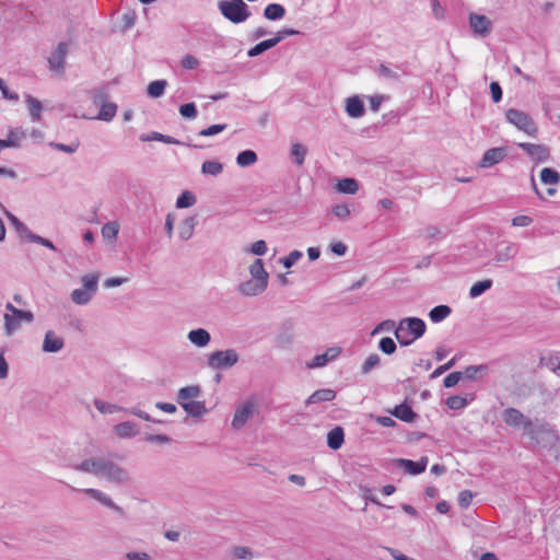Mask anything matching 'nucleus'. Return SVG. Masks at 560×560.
I'll use <instances>...</instances> for the list:
<instances>
[{
	"label": "nucleus",
	"instance_id": "bb28decb",
	"mask_svg": "<svg viewBox=\"0 0 560 560\" xmlns=\"http://www.w3.org/2000/svg\"><path fill=\"white\" fill-rule=\"evenodd\" d=\"M5 215L11 222V224L14 226L15 231L21 237L26 238L28 242H31V235H35L23 222H21L14 214H12L9 211H5Z\"/></svg>",
	"mask_w": 560,
	"mask_h": 560
},
{
	"label": "nucleus",
	"instance_id": "c85d7f7f",
	"mask_svg": "<svg viewBox=\"0 0 560 560\" xmlns=\"http://www.w3.org/2000/svg\"><path fill=\"white\" fill-rule=\"evenodd\" d=\"M284 15L285 9L279 3H270L264 10V16L270 21L281 20Z\"/></svg>",
	"mask_w": 560,
	"mask_h": 560
},
{
	"label": "nucleus",
	"instance_id": "0e129e2a",
	"mask_svg": "<svg viewBox=\"0 0 560 560\" xmlns=\"http://www.w3.org/2000/svg\"><path fill=\"white\" fill-rule=\"evenodd\" d=\"M463 378L462 372H452L450 373L443 381V384L446 388H451L455 386Z\"/></svg>",
	"mask_w": 560,
	"mask_h": 560
},
{
	"label": "nucleus",
	"instance_id": "1a4fd4ad",
	"mask_svg": "<svg viewBox=\"0 0 560 560\" xmlns=\"http://www.w3.org/2000/svg\"><path fill=\"white\" fill-rule=\"evenodd\" d=\"M81 491L83 493H85L86 495H89L90 498H92L93 500L97 501L103 506L112 510L119 516H125L124 509L121 506H119L118 504H116L114 502V500L108 494L103 492L102 490H98L95 488H85V489H82Z\"/></svg>",
	"mask_w": 560,
	"mask_h": 560
},
{
	"label": "nucleus",
	"instance_id": "79ce46f5",
	"mask_svg": "<svg viewBox=\"0 0 560 560\" xmlns=\"http://www.w3.org/2000/svg\"><path fill=\"white\" fill-rule=\"evenodd\" d=\"M196 202H197L196 196L191 191L185 190L178 196V198L176 200V208H178V209L189 208V207H192Z\"/></svg>",
	"mask_w": 560,
	"mask_h": 560
},
{
	"label": "nucleus",
	"instance_id": "e433bc0d",
	"mask_svg": "<svg viewBox=\"0 0 560 560\" xmlns=\"http://www.w3.org/2000/svg\"><path fill=\"white\" fill-rule=\"evenodd\" d=\"M337 190L342 194L353 195L359 190V184L354 178H343L338 182Z\"/></svg>",
	"mask_w": 560,
	"mask_h": 560
},
{
	"label": "nucleus",
	"instance_id": "4c0bfd02",
	"mask_svg": "<svg viewBox=\"0 0 560 560\" xmlns=\"http://www.w3.org/2000/svg\"><path fill=\"white\" fill-rule=\"evenodd\" d=\"M540 180L545 185H558L560 183V174L550 167H545L540 172Z\"/></svg>",
	"mask_w": 560,
	"mask_h": 560
},
{
	"label": "nucleus",
	"instance_id": "cd10ccee",
	"mask_svg": "<svg viewBox=\"0 0 560 560\" xmlns=\"http://www.w3.org/2000/svg\"><path fill=\"white\" fill-rule=\"evenodd\" d=\"M196 223L195 217H189L180 222L178 226V236L182 241H187L192 236Z\"/></svg>",
	"mask_w": 560,
	"mask_h": 560
},
{
	"label": "nucleus",
	"instance_id": "49530a36",
	"mask_svg": "<svg viewBox=\"0 0 560 560\" xmlns=\"http://www.w3.org/2000/svg\"><path fill=\"white\" fill-rule=\"evenodd\" d=\"M307 149L301 143H294L291 147V155L294 159V163L301 166L304 163Z\"/></svg>",
	"mask_w": 560,
	"mask_h": 560
},
{
	"label": "nucleus",
	"instance_id": "3c124183",
	"mask_svg": "<svg viewBox=\"0 0 560 560\" xmlns=\"http://www.w3.org/2000/svg\"><path fill=\"white\" fill-rule=\"evenodd\" d=\"M381 364V358L377 353H371L363 364L361 365L362 374L370 373L373 369L377 368Z\"/></svg>",
	"mask_w": 560,
	"mask_h": 560
},
{
	"label": "nucleus",
	"instance_id": "37998d69",
	"mask_svg": "<svg viewBox=\"0 0 560 560\" xmlns=\"http://www.w3.org/2000/svg\"><path fill=\"white\" fill-rule=\"evenodd\" d=\"M167 82L165 80H155L148 85V94L158 98L164 94Z\"/></svg>",
	"mask_w": 560,
	"mask_h": 560
},
{
	"label": "nucleus",
	"instance_id": "a19ab883",
	"mask_svg": "<svg viewBox=\"0 0 560 560\" xmlns=\"http://www.w3.org/2000/svg\"><path fill=\"white\" fill-rule=\"evenodd\" d=\"M492 280L491 279H485L482 281H478L474 283L469 290V296L471 299H476L483 294L487 290H489L492 287Z\"/></svg>",
	"mask_w": 560,
	"mask_h": 560
},
{
	"label": "nucleus",
	"instance_id": "412c9836",
	"mask_svg": "<svg viewBox=\"0 0 560 560\" xmlns=\"http://www.w3.org/2000/svg\"><path fill=\"white\" fill-rule=\"evenodd\" d=\"M364 105L359 96H351L346 102V113L351 118H360L364 115Z\"/></svg>",
	"mask_w": 560,
	"mask_h": 560
},
{
	"label": "nucleus",
	"instance_id": "dca6fc26",
	"mask_svg": "<svg viewBox=\"0 0 560 560\" xmlns=\"http://www.w3.org/2000/svg\"><path fill=\"white\" fill-rule=\"evenodd\" d=\"M428 457L423 456L418 462H413L411 459L398 458L395 460L397 467L402 468L406 472L410 475H418L425 470L428 465Z\"/></svg>",
	"mask_w": 560,
	"mask_h": 560
},
{
	"label": "nucleus",
	"instance_id": "c03bdc74",
	"mask_svg": "<svg viewBox=\"0 0 560 560\" xmlns=\"http://www.w3.org/2000/svg\"><path fill=\"white\" fill-rule=\"evenodd\" d=\"M102 236L109 241H116L118 232H119V224L115 221L107 222L102 226Z\"/></svg>",
	"mask_w": 560,
	"mask_h": 560
},
{
	"label": "nucleus",
	"instance_id": "7ed1b4c3",
	"mask_svg": "<svg viewBox=\"0 0 560 560\" xmlns=\"http://www.w3.org/2000/svg\"><path fill=\"white\" fill-rule=\"evenodd\" d=\"M427 330V325L419 317H405L400 319L395 329V337L401 347H407L421 338Z\"/></svg>",
	"mask_w": 560,
	"mask_h": 560
},
{
	"label": "nucleus",
	"instance_id": "680f3d73",
	"mask_svg": "<svg viewBox=\"0 0 560 560\" xmlns=\"http://www.w3.org/2000/svg\"><path fill=\"white\" fill-rule=\"evenodd\" d=\"M397 327V324L393 319H386L380 323L372 331V335H376L381 331H394Z\"/></svg>",
	"mask_w": 560,
	"mask_h": 560
},
{
	"label": "nucleus",
	"instance_id": "4468645a",
	"mask_svg": "<svg viewBox=\"0 0 560 560\" xmlns=\"http://www.w3.org/2000/svg\"><path fill=\"white\" fill-rule=\"evenodd\" d=\"M469 25L472 31L481 36H487L492 28V22L486 15L470 13Z\"/></svg>",
	"mask_w": 560,
	"mask_h": 560
},
{
	"label": "nucleus",
	"instance_id": "a878e982",
	"mask_svg": "<svg viewBox=\"0 0 560 560\" xmlns=\"http://www.w3.org/2000/svg\"><path fill=\"white\" fill-rule=\"evenodd\" d=\"M345 441V433L341 427H335L327 434V445L331 450H339Z\"/></svg>",
	"mask_w": 560,
	"mask_h": 560
},
{
	"label": "nucleus",
	"instance_id": "2eb2a0df",
	"mask_svg": "<svg viewBox=\"0 0 560 560\" xmlns=\"http://www.w3.org/2000/svg\"><path fill=\"white\" fill-rule=\"evenodd\" d=\"M506 155L508 151L505 148H491L483 153L479 166L483 168L491 167L503 161L506 158Z\"/></svg>",
	"mask_w": 560,
	"mask_h": 560
},
{
	"label": "nucleus",
	"instance_id": "c9c22d12",
	"mask_svg": "<svg viewBox=\"0 0 560 560\" xmlns=\"http://www.w3.org/2000/svg\"><path fill=\"white\" fill-rule=\"evenodd\" d=\"M93 404H94L95 408L103 415H112V413L122 410V407L112 404V402H108V401H105L100 398L94 399Z\"/></svg>",
	"mask_w": 560,
	"mask_h": 560
},
{
	"label": "nucleus",
	"instance_id": "774afa93",
	"mask_svg": "<svg viewBox=\"0 0 560 560\" xmlns=\"http://www.w3.org/2000/svg\"><path fill=\"white\" fill-rule=\"evenodd\" d=\"M126 560H152V557L145 551H128L125 553Z\"/></svg>",
	"mask_w": 560,
	"mask_h": 560
},
{
	"label": "nucleus",
	"instance_id": "a18cd8bd",
	"mask_svg": "<svg viewBox=\"0 0 560 560\" xmlns=\"http://www.w3.org/2000/svg\"><path fill=\"white\" fill-rule=\"evenodd\" d=\"M140 140L141 141L155 140V141H161V142L167 143V144H179V141L177 139H175L174 137L163 135L160 132H152L150 136H141Z\"/></svg>",
	"mask_w": 560,
	"mask_h": 560
},
{
	"label": "nucleus",
	"instance_id": "7c9ffc66",
	"mask_svg": "<svg viewBox=\"0 0 560 560\" xmlns=\"http://www.w3.org/2000/svg\"><path fill=\"white\" fill-rule=\"evenodd\" d=\"M117 113V105L112 102L103 103L98 114L94 117L103 121H112Z\"/></svg>",
	"mask_w": 560,
	"mask_h": 560
},
{
	"label": "nucleus",
	"instance_id": "4be33fe9",
	"mask_svg": "<svg viewBox=\"0 0 560 560\" xmlns=\"http://www.w3.org/2000/svg\"><path fill=\"white\" fill-rule=\"evenodd\" d=\"M114 432L120 439H131V438H135L139 433V430H138L136 423H133L131 421H125V422L116 424L114 427Z\"/></svg>",
	"mask_w": 560,
	"mask_h": 560
},
{
	"label": "nucleus",
	"instance_id": "338daca9",
	"mask_svg": "<svg viewBox=\"0 0 560 560\" xmlns=\"http://www.w3.org/2000/svg\"><path fill=\"white\" fill-rule=\"evenodd\" d=\"M332 213L340 220H347L350 215V209L347 205H336L332 208Z\"/></svg>",
	"mask_w": 560,
	"mask_h": 560
},
{
	"label": "nucleus",
	"instance_id": "f3484780",
	"mask_svg": "<svg viewBox=\"0 0 560 560\" xmlns=\"http://www.w3.org/2000/svg\"><path fill=\"white\" fill-rule=\"evenodd\" d=\"M267 284L262 281H257L255 279L246 280L237 285V291L240 294L244 296H257L261 294L266 289Z\"/></svg>",
	"mask_w": 560,
	"mask_h": 560
},
{
	"label": "nucleus",
	"instance_id": "5701e85b",
	"mask_svg": "<svg viewBox=\"0 0 560 560\" xmlns=\"http://www.w3.org/2000/svg\"><path fill=\"white\" fill-rule=\"evenodd\" d=\"M336 398V392L330 388L314 392L305 401L306 405H314L324 401H331Z\"/></svg>",
	"mask_w": 560,
	"mask_h": 560
},
{
	"label": "nucleus",
	"instance_id": "9d476101",
	"mask_svg": "<svg viewBox=\"0 0 560 560\" xmlns=\"http://www.w3.org/2000/svg\"><path fill=\"white\" fill-rule=\"evenodd\" d=\"M341 347H330L320 354H316L312 360L306 362L307 369H320L326 366L328 363L335 361L341 354Z\"/></svg>",
	"mask_w": 560,
	"mask_h": 560
},
{
	"label": "nucleus",
	"instance_id": "052dcab7",
	"mask_svg": "<svg viewBox=\"0 0 560 560\" xmlns=\"http://www.w3.org/2000/svg\"><path fill=\"white\" fill-rule=\"evenodd\" d=\"M432 14L435 20L443 21L446 16L445 8L440 3L439 0L431 1Z\"/></svg>",
	"mask_w": 560,
	"mask_h": 560
},
{
	"label": "nucleus",
	"instance_id": "9b49d317",
	"mask_svg": "<svg viewBox=\"0 0 560 560\" xmlns=\"http://www.w3.org/2000/svg\"><path fill=\"white\" fill-rule=\"evenodd\" d=\"M517 147L524 150L535 163H544L550 159V149L545 144L521 142Z\"/></svg>",
	"mask_w": 560,
	"mask_h": 560
},
{
	"label": "nucleus",
	"instance_id": "f8f14e48",
	"mask_svg": "<svg viewBox=\"0 0 560 560\" xmlns=\"http://www.w3.org/2000/svg\"><path fill=\"white\" fill-rule=\"evenodd\" d=\"M67 54V43L60 42L47 59L49 69L54 72L62 73L65 69Z\"/></svg>",
	"mask_w": 560,
	"mask_h": 560
},
{
	"label": "nucleus",
	"instance_id": "2f4dec72",
	"mask_svg": "<svg viewBox=\"0 0 560 560\" xmlns=\"http://www.w3.org/2000/svg\"><path fill=\"white\" fill-rule=\"evenodd\" d=\"M25 101H26L27 109L30 112L32 120L39 121L42 118V110H43L42 103L37 98L33 97L32 95H26Z\"/></svg>",
	"mask_w": 560,
	"mask_h": 560
},
{
	"label": "nucleus",
	"instance_id": "09e8293b",
	"mask_svg": "<svg viewBox=\"0 0 560 560\" xmlns=\"http://www.w3.org/2000/svg\"><path fill=\"white\" fill-rule=\"evenodd\" d=\"M231 552L232 557L237 560H252L254 558L253 550L245 546H235Z\"/></svg>",
	"mask_w": 560,
	"mask_h": 560
},
{
	"label": "nucleus",
	"instance_id": "69168bd1",
	"mask_svg": "<svg viewBox=\"0 0 560 560\" xmlns=\"http://www.w3.org/2000/svg\"><path fill=\"white\" fill-rule=\"evenodd\" d=\"M474 494L470 490H463L458 494V504L463 509H467L471 501H472Z\"/></svg>",
	"mask_w": 560,
	"mask_h": 560
},
{
	"label": "nucleus",
	"instance_id": "72a5a7b5",
	"mask_svg": "<svg viewBox=\"0 0 560 560\" xmlns=\"http://www.w3.org/2000/svg\"><path fill=\"white\" fill-rule=\"evenodd\" d=\"M182 407L191 417H201L207 412L203 401L190 400L189 402L183 404Z\"/></svg>",
	"mask_w": 560,
	"mask_h": 560
},
{
	"label": "nucleus",
	"instance_id": "39448f33",
	"mask_svg": "<svg viewBox=\"0 0 560 560\" xmlns=\"http://www.w3.org/2000/svg\"><path fill=\"white\" fill-rule=\"evenodd\" d=\"M505 119L508 122L527 136L533 138L537 137L538 127L527 113L516 108H509L505 110Z\"/></svg>",
	"mask_w": 560,
	"mask_h": 560
},
{
	"label": "nucleus",
	"instance_id": "0eeeda50",
	"mask_svg": "<svg viewBox=\"0 0 560 560\" xmlns=\"http://www.w3.org/2000/svg\"><path fill=\"white\" fill-rule=\"evenodd\" d=\"M5 310L7 313L3 315V319L7 336H11L16 331L22 322L32 323L34 320V314L31 311L19 310L10 302L5 304Z\"/></svg>",
	"mask_w": 560,
	"mask_h": 560
},
{
	"label": "nucleus",
	"instance_id": "20e7f679",
	"mask_svg": "<svg viewBox=\"0 0 560 560\" xmlns=\"http://www.w3.org/2000/svg\"><path fill=\"white\" fill-rule=\"evenodd\" d=\"M218 9L226 20L234 24L245 22L252 14L243 0H220Z\"/></svg>",
	"mask_w": 560,
	"mask_h": 560
},
{
	"label": "nucleus",
	"instance_id": "58836bf2",
	"mask_svg": "<svg viewBox=\"0 0 560 560\" xmlns=\"http://www.w3.org/2000/svg\"><path fill=\"white\" fill-rule=\"evenodd\" d=\"M257 162V154L253 150H245L237 154L236 163L241 167H247Z\"/></svg>",
	"mask_w": 560,
	"mask_h": 560
},
{
	"label": "nucleus",
	"instance_id": "6ab92c4d",
	"mask_svg": "<svg viewBox=\"0 0 560 560\" xmlns=\"http://www.w3.org/2000/svg\"><path fill=\"white\" fill-rule=\"evenodd\" d=\"M518 253V245L515 243H505L498 248L493 261L495 264L506 262L512 260Z\"/></svg>",
	"mask_w": 560,
	"mask_h": 560
},
{
	"label": "nucleus",
	"instance_id": "13d9d810",
	"mask_svg": "<svg viewBox=\"0 0 560 560\" xmlns=\"http://www.w3.org/2000/svg\"><path fill=\"white\" fill-rule=\"evenodd\" d=\"M467 399L462 396H451L446 399V406L452 410H458L465 408Z\"/></svg>",
	"mask_w": 560,
	"mask_h": 560
},
{
	"label": "nucleus",
	"instance_id": "f704fd0d",
	"mask_svg": "<svg viewBox=\"0 0 560 560\" xmlns=\"http://www.w3.org/2000/svg\"><path fill=\"white\" fill-rule=\"evenodd\" d=\"M277 39H275L273 37L272 38H269V39H265L260 43H258L257 45H255L254 47H252L248 51H247V56L249 58H254V57H257L259 56L260 54L265 52L266 50L268 49H271L273 48L275 46H277Z\"/></svg>",
	"mask_w": 560,
	"mask_h": 560
},
{
	"label": "nucleus",
	"instance_id": "393cba45",
	"mask_svg": "<svg viewBox=\"0 0 560 560\" xmlns=\"http://www.w3.org/2000/svg\"><path fill=\"white\" fill-rule=\"evenodd\" d=\"M201 394V388L198 385H191L183 387L177 393V401L180 406L185 402H189L190 399H195L199 397Z\"/></svg>",
	"mask_w": 560,
	"mask_h": 560
},
{
	"label": "nucleus",
	"instance_id": "e2e57ef3",
	"mask_svg": "<svg viewBox=\"0 0 560 560\" xmlns=\"http://www.w3.org/2000/svg\"><path fill=\"white\" fill-rule=\"evenodd\" d=\"M199 63V60L195 56L189 54L185 55L180 60L182 67L187 70H194L198 68Z\"/></svg>",
	"mask_w": 560,
	"mask_h": 560
},
{
	"label": "nucleus",
	"instance_id": "5fc2aeb1",
	"mask_svg": "<svg viewBox=\"0 0 560 560\" xmlns=\"http://www.w3.org/2000/svg\"><path fill=\"white\" fill-rule=\"evenodd\" d=\"M293 342V335L290 331H281L276 337V345L281 349H288Z\"/></svg>",
	"mask_w": 560,
	"mask_h": 560
},
{
	"label": "nucleus",
	"instance_id": "bf43d9fd",
	"mask_svg": "<svg viewBox=\"0 0 560 560\" xmlns=\"http://www.w3.org/2000/svg\"><path fill=\"white\" fill-rule=\"evenodd\" d=\"M302 257V253L300 250H292L288 256L282 257L280 262L284 268H291L300 258Z\"/></svg>",
	"mask_w": 560,
	"mask_h": 560
},
{
	"label": "nucleus",
	"instance_id": "6e6d98bb",
	"mask_svg": "<svg viewBox=\"0 0 560 560\" xmlns=\"http://www.w3.org/2000/svg\"><path fill=\"white\" fill-rule=\"evenodd\" d=\"M179 114L187 119H195L197 117V107L195 103H186L179 106Z\"/></svg>",
	"mask_w": 560,
	"mask_h": 560
},
{
	"label": "nucleus",
	"instance_id": "ea45409f",
	"mask_svg": "<svg viewBox=\"0 0 560 560\" xmlns=\"http://www.w3.org/2000/svg\"><path fill=\"white\" fill-rule=\"evenodd\" d=\"M223 172V164L218 161H206L201 165V173L209 176H219Z\"/></svg>",
	"mask_w": 560,
	"mask_h": 560
},
{
	"label": "nucleus",
	"instance_id": "8fccbe9b",
	"mask_svg": "<svg viewBox=\"0 0 560 560\" xmlns=\"http://www.w3.org/2000/svg\"><path fill=\"white\" fill-rule=\"evenodd\" d=\"M544 365L560 375V352L541 359Z\"/></svg>",
	"mask_w": 560,
	"mask_h": 560
},
{
	"label": "nucleus",
	"instance_id": "864d4df0",
	"mask_svg": "<svg viewBox=\"0 0 560 560\" xmlns=\"http://www.w3.org/2000/svg\"><path fill=\"white\" fill-rule=\"evenodd\" d=\"M378 349L385 354H393L396 352V342L390 337H384L378 342Z\"/></svg>",
	"mask_w": 560,
	"mask_h": 560
},
{
	"label": "nucleus",
	"instance_id": "6e6552de",
	"mask_svg": "<svg viewBox=\"0 0 560 560\" xmlns=\"http://www.w3.org/2000/svg\"><path fill=\"white\" fill-rule=\"evenodd\" d=\"M238 359L240 357L235 349L218 350L209 355L207 364L213 370H224L235 365Z\"/></svg>",
	"mask_w": 560,
	"mask_h": 560
},
{
	"label": "nucleus",
	"instance_id": "473e14b6",
	"mask_svg": "<svg viewBox=\"0 0 560 560\" xmlns=\"http://www.w3.org/2000/svg\"><path fill=\"white\" fill-rule=\"evenodd\" d=\"M452 313V308L448 305H438L429 312V318L432 323H441L446 319Z\"/></svg>",
	"mask_w": 560,
	"mask_h": 560
},
{
	"label": "nucleus",
	"instance_id": "aec40b11",
	"mask_svg": "<svg viewBox=\"0 0 560 560\" xmlns=\"http://www.w3.org/2000/svg\"><path fill=\"white\" fill-rule=\"evenodd\" d=\"M187 339L196 347L205 348L209 345L211 336L205 328H197L188 332Z\"/></svg>",
	"mask_w": 560,
	"mask_h": 560
},
{
	"label": "nucleus",
	"instance_id": "de8ad7c7",
	"mask_svg": "<svg viewBox=\"0 0 560 560\" xmlns=\"http://www.w3.org/2000/svg\"><path fill=\"white\" fill-rule=\"evenodd\" d=\"M487 371H488V366L485 364H480V365H469L462 373H463V377H465L469 381H475L478 378V374L486 373Z\"/></svg>",
	"mask_w": 560,
	"mask_h": 560
},
{
	"label": "nucleus",
	"instance_id": "c756f323",
	"mask_svg": "<svg viewBox=\"0 0 560 560\" xmlns=\"http://www.w3.org/2000/svg\"><path fill=\"white\" fill-rule=\"evenodd\" d=\"M393 415L404 422H412L417 417L411 407L407 404L396 406L393 410Z\"/></svg>",
	"mask_w": 560,
	"mask_h": 560
},
{
	"label": "nucleus",
	"instance_id": "a211bd4d",
	"mask_svg": "<svg viewBox=\"0 0 560 560\" xmlns=\"http://www.w3.org/2000/svg\"><path fill=\"white\" fill-rule=\"evenodd\" d=\"M65 346L63 338L57 336L54 330H47L43 340V351L47 353L59 352Z\"/></svg>",
	"mask_w": 560,
	"mask_h": 560
},
{
	"label": "nucleus",
	"instance_id": "423d86ee",
	"mask_svg": "<svg viewBox=\"0 0 560 560\" xmlns=\"http://www.w3.org/2000/svg\"><path fill=\"white\" fill-rule=\"evenodd\" d=\"M98 275L88 273L81 278L82 288L74 289L71 292V301L77 305L88 304L98 288Z\"/></svg>",
	"mask_w": 560,
	"mask_h": 560
},
{
	"label": "nucleus",
	"instance_id": "603ef678",
	"mask_svg": "<svg viewBox=\"0 0 560 560\" xmlns=\"http://www.w3.org/2000/svg\"><path fill=\"white\" fill-rule=\"evenodd\" d=\"M21 137L16 131L10 130L7 139H0V149L19 147Z\"/></svg>",
	"mask_w": 560,
	"mask_h": 560
},
{
	"label": "nucleus",
	"instance_id": "f03ea898",
	"mask_svg": "<svg viewBox=\"0 0 560 560\" xmlns=\"http://www.w3.org/2000/svg\"><path fill=\"white\" fill-rule=\"evenodd\" d=\"M80 472L90 474L116 486L128 485L131 480L129 471L106 457H89L73 466Z\"/></svg>",
	"mask_w": 560,
	"mask_h": 560
},
{
	"label": "nucleus",
	"instance_id": "f257e3e1",
	"mask_svg": "<svg viewBox=\"0 0 560 560\" xmlns=\"http://www.w3.org/2000/svg\"><path fill=\"white\" fill-rule=\"evenodd\" d=\"M502 419L509 427L522 429L523 434L537 445L550 443L556 439V433L549 423L538 419L532 420L515 408L504 409Z\"/></svg>",
	"mask_w": 560,
	"mask_h": 560
},
{
	"label": "nucleus",
	"instance_id": "4d7b16f0",
	"mask_svg": "<svg viewBox=\"0 0 560 560\" xmlns=\"http://www.w3.org/2000/svg\"><path fill=\"white\" fill-rule=\"evenodd\" d=\"M228 125L226 124H217V125H211L210 127L208 128H205V129H201L199 132H198V136L200 137H211V136H215L222 131H224L226 129Z\"/></svg>",
	"mask_w": 560,
	"mask_h": 560
},
{
	"label": "nucleus",
	"instance_id": "ddd939ff",
	"mask_svg": "<svg viewBox=\"0 0 560 560\" xmlns=\"http://www.w3.org/2000/svg\"><path fill=\"white\" fill-rule=\"evenodd\" d=\"M255 411V405L252 401H245L243 405H241L238 408H236L233 420H232V427L235 430L242 429L248 419L252 417V415Z\"/></svg>",
	"mask_w": 560,
	"mask_h": 560
},
{
	"label": "nucleus",
	"instance_id": "b1692460",
	"mask_svg": "<svg viewBox=\"0 0 560 560\" xmlns=\"http://www.w3.org/2000/svg\"><path fill=\"white\" fill-rule=\"evenodd\" d=\"M249 273L252 276V279L262 281L265 284L268 285L269 275L264 267L262 259H255V261L249 266Z\"/></svg>",
	"mask_w": 560,
	"mask_h": 560
}]
</instances>
